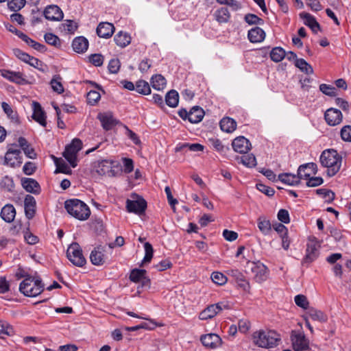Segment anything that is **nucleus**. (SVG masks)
Returning a JSON list of instances; mask_svg holds the SVG:
<instances>
[{"label": "nucleus", "mask_w": 351, "mask_h": 351, "mask_svg": "<svg viewBox=\"0 0 351 351\" xmlns=\"http://www.w3.org/2000/svg\"><path fill=\"white\" fill-rule=\"evenodd\" d=\"M322 165L327 168V175L334 176L340 170L342 157L332 149L324 150L319 158Z\"/></svg>", "instance_id": "f257e3e1"}, {"label": "nucleus", "mask_w": 351, "mask_h": 351, "mask_svg": "<svg viewBox=\"0 0 351 351\" xmlns=\"http://www.w3.org/2000/svg\"><path fill=\"white\" fill-rule=\"evenodd\" d=\"M64 208L70 215L80 221L86 220L90 215L88 206L77 199L66 200Z\"/></svg>", "instance_id": "f03ea898"}, {"label": "nucleus", "mask_w": 351, "mask_h": 351, "mask_svg": "<svg viewBox=\"0 0 351 351\" xmlns=\"http://www.w3.org/2000/svg\"><path fill=\"white\" fill-rule=\"evenodd\" d=\"M253 343L261 348H272L280 341L279 335L274 330H259L252 335Z\"/></svg>", "instance_id": "7ed1b4c3"}, {"label": "nucleus", "mask_w": 351, "mask_h": 351, "mask_svg": "<svg viewBox=\"0 0 351 351\" xmlns=\"http://www.w3.org/2000/svg\"><path fill=\"white\" fill-rule=\"evenodd\" d=\"M43 285L40 279L26 278L20 284V291L27 297H35L43 291Z\"/></svg>", "instance_id": "20e7f679"}, {"label": "nucleus", "mask_w": 351, "mask_h": 351, "mask_svg": "<svg viewBox=\"0 0 351 351\" xmlns=\"http://www.w3.org/2000/svg\"><path fill=\"white\" fill-rule=\"evenodd\" d=\"M66 256L72 264L77 267H83L86 263L82 248L77 243H73L69 246L66 250Z\"/></svg>", "instance_id": "39448f33"}, {"label": "nucleus", "mask_w": 351, "mask_h": 351, "mask_svg": "<svg viewBox=\"0 0 351 351\" xmlns=\"http://www.w3.org/2000/svg\"><path fill=\"white\" fill-rule=\"evenodd\" d=\"M82 141L78 138H75L72 141L71 144L67 145L65 148L63 156L72 167L77 166V155L82 149Z\"/></svg>", "instance_id": "423d86ee"}, {"label": "nucleus", "mask_w": 351, "mask_h": 351, "mask_svg": "<svg viewBox=\"0 0 351 351\" xmlns=\"http://www.w3.org/2000/svg\"><path fill=\"white\" fill-rule=\"evenodd\" d=\"M147 208V202L141 197L136 196L134 199H127L126 208L129 213H134L141 215L145 213Z\"/></svg>", "instance_id": "0eeeda50"}, {"label": "nucleus", "mask_w": 351, "mask_h": 351, "mask_svg": "<svg viewBox=\"0 0 351 351\" xmlns=\"http://www.w3.org/2000/svg\"><path fill=\"white\" fill-rule=\"evenodd\" d=\"M21 152L20 149L10 147L5 155L4 164L11 167H17L22 164Z\"/></svg>", "instance_id": "6e6552de"}, {"label": "nucleus", "mask_w": 351, "mask_h": 351, "mask_svg": "<svg viewBox=\"0 0 351 351\" xmlns=\"http://www.w3.org/2000/svg\"><path fill=\"white\" fill-rule=\"evenodd\" d=\"M226 308H227V305L223 302L209 305L200 313L199 317L202 320L211 319Z\"/></svg>", "instance_id": "1a4fd4ad"}, {"label": "nucleus", "mask_w": 351, "mask_h": 351, "mask_svg": "<svg viewBox=\"0 0 351 351\" xmlns=\"http://www.w3.org/2000/svg\"><path fill=\"white\" fill-rule=\"evenodd\" d=\"M291 341L295 351H303L308 349V341L302 332L293 331Z\"/></svg>", "instance_id": "9d476101"}, {"label": "nucleus", "mask_w": 351, "mask_h": 351, "mask_svg": "<svg viewBox=\"0 0 351 351\" xmlns=\"http://www.w3.org/2000/svg\"><path fill=\"white\" fill-rule=\"evenodd\" d=\"M319 247L317 241L314 240L308 242L306 255L302 262L303 265H308L317 258Z\"/></svg>", "instance_id": "9b49d317"}, {"label": "nucleus", "mask_w": 351, "mask_h": 351, "mask_svg": "<svg viewBox=\"0 0 351 351\" xmlns=\"http://www.w3.org/2000/svg\"><path fill=\"white\" fill-rule=\"evenodd\" d=\"M97 119L100 121L102 128L106 131L112 130L119 123V121L114 117L110 112L99 113Z\"/></svg>", "instance_id": "f8f14e48"}, {"label": "nucleus", "mask_w": 351, "mask_h": 351, "mask_svg": "<svg viewBox=\"0 0 351 351\" xmlns=\"http://www.w3.org/2000/svg\"><path fill=\"white\" fill-rule=\"evenodd\" d=\"M324 119L329 125L335 126L341 123L343 115L339 110L331 108L325 112Z\"/></svg>", "instance_id": "ddd939ff"}, {"label": "nucleus", "mask_w": 351, "mask_h": 351, "mask_svg": "<svg viewBox=\"0 0 351 351\" xmlns=\"http://www.w3.org/2000/svg\"><path fill=\"white\" fill-rule=\"evenodd\" d=\"M200 340L205 347L210 349H215L219 347L222 343L220 337L215 333L202 335Z\"/></svg>", "instance_id": "4468645a"}, {"label": "nucleus", "mask_w": 351, "mask_h": 351, "mask_svg": "<svg viewBox=\"0 0 351 351\" xmlns=\"http://www.w3.org/2000/svg\"><path fill=\"white\" fill-rule=\"evenodd\" d=\"M317 172V166L314 162H309L300 165L298 169V174L302 179H308L312 175H315Z\"/></svg>", "instance_id": "2eb2a0df"}, {"label": "nucleus", "mask_w": 351, "mask_h": 351, "mask_svg": "<svg viewBox=\"0 0 351 351\" xmlns=\"http://www.w3.org/2000/svg\"><path fill=\"white\" fill-rule=\"evenodd\" d=\"M44 15L47 20L60 21L64 14L61 9L55 5H48L44 10Z\"/></svg>", "instance_id": "dca6fc26"}, {"label": "nucleus", "mask_w": 351, "mask_h": 351, "mask_svg": "<svg viewBox=\"0 0 351 351\" xmlns=\"http://www.w3.org/2000/svg\"><path fill=\"white\" fill-rule=\"evenodd\" d=\"M234 150L241 154L247 153L251 148V143L244 136H239L234 139L232 143Z\"/></svg>", "instance_id": "f3484780"}, {"label": "nucleus", "mask_w": 351, "mask_h": 351, "mask_svg": "<svg viewBox=\"0 0 351 351\" xmlns=\"http://www.w3.org/2000/svg\"><path fill=\"white\" fill-rule=\"evenodd\" d=\"M145 269H134L130 274V280L134 282H141L142 285H147L149 283V279L146 276Z\"/></svg>", "instance_id": "a211bd4d"}, {"label": "nucleus", "mask_w": 351, "mask_h": 351, "mask_svg": "<svg viewBox=\"0 0 351 351\" xmlns=\"http://www.w3.org/2000/svg\"><path fill=\"white\" fill-rule=\"evenodd\" d=\"M0 73L3 77L10 82L19 84H23L25 82V80L23 78V74L21 72H14L9 70L1 69L0 70Z\"/></svg>", "instance_id": "6ab92c4d"}, {"label": "nucleus", "mask_w": 351, "mask_h": 351, "mask_svg": "<svg viewBox=\"0 0 351 351\" xmlns=\"http://www.w3.org/2000/svg\"><path fill=\"white\" fill-rule=\"evenodd\" d=\"M32 106L34 110L32 118L42 126L45 127L47 125L46 115L41 106L36 101L33 102Z\"/></svg>", "instance_id": "aec40b11"}, {"label": "nucleus", "mask_w": 351, "mask_h": 351, "mask_svg": "<svg viewBox=\"0 0 351 351\" xmlns=\"http://www.w3.org/2000/svg\"><path fill=\"white\" fill-rule=\"evenodd\" d=\"M114 31V27L112 23H100L97 28V34L101 38H110Z\"/></svg>", "instance_id": "412c9836"}, {"label": "nucleus", "mask_w": 351, "mask_h": 351, "mask_svg": "<svg viewBox=\"0 0 351 351\" xmlns=\"http://www.w3.org/2000/svg\"><path fill=\"white\" fill-rule=\"evenodd\" d=\"M247 37L252 43H261L265 38V32L259 27H253L248 31Z\"/></svg>", "instance_id": "4be33fe9"}, {"label": "nucleus", "mask_w": 351, "mask_h": 351, "mask_svg": "<svg viewBox=\"0 0 351 351\" xmlns=\"http://www.w3.org/2000/svg\"><path fill=\"white\" fill-rule=\"evenodd\" d=\"M21 184L26 191L34 194L40 193V185L36 180L33 178H24L21 180Z\"/></svg>", "instance_id": "5701e85b"}, {"label": "nucleus", "mask_w": 351, "mask_h": 351, "mask_svg": "<svg viewBox=\"0 0 351 351\" xmlns=\"http://www.w3.org/2000/svg\"><path fill=\"white\" fill-rule=\"evenodd\" d=\"M267 267L262 263L255 264L252 268L256 282L261 283L267 279Z\"/></svg>", "instance_id": "b1692460"}, {"label": "nucleus", "mask_w": 351, "mask_h": 351, "mask_svg": "<svg viewBox=\"0 0 351 351\" xmlns=\"http://www.w3.org/2000/svg\"><path fill=\"white\" fill-rule=\"evenodd\" d=\"M25 212L26 217L30 219L35 214L36 200L30 195H27L24 201Z\"/></svg>", "instance_id": "393cba45"}, {"label": "nucleus", "mask_w": 351, "mask_h": 351, "mask_svg": "<svg viewBox=\"0 0 351 351\" xmlns=\"http://www.w3.org/2000/svg\"><path fill=\"white\" fill-rule=\"evenodd\" d=\"M72 47L77 53H84L88 47V41L84 36L76 37L72 42Z\"/></svg>", "instance_id": "a878e982"}, {"label": "nucleus", "mask_w": 351, "mask_h": 351, "mask_svg": "<svg viewBox=\"0 0 351 351\" xmlns=\"http://www.w3.org/2000/svg\"><path fill=\"white\" fill-rule=\"evenodd\" d=\"M0 215L5 221L10 223L15 218L16 210L13 205L8 204L2 208Z\"/></svg>", "instance_id": "bb28decb"}, {"label": "nucleus", "mask_w": 351, "mask_h": 351, "mask_svg": "<svg viewBox=\"0 0 351 351\" xmlns=\"http://www.w3.org/2000/svg\"><path fill=\"white\" fill-rule=\"evenodd\" d=\"M96 172L101 176H114L112 170V163L108 160H102L99 162L95 167Z\"/></svg>", "instance_id": "cd10ccee"}, {"label": "nucleus", "mask_w": 351, "mask_h": 351, "mask_svg": "<svg viewBox=\"0 0 351 351\" xmlns=\"http://www.w3.org/2000/svg\"><path fill=\"white\" fill-rule=\"evenodd\" d=\"M278 180L290 186L298 185L300 182V178L298 173L297 175L288 173H280L278 175Z\"/></svg>", "instance_id": "c85d7f7f"}, {"label": "nucleus", "mask_w": 351, "mask_h": 351, "mask_svg": "<svg viewBox=\"0 0 351 351\" xmlns=\"http://www.w3.org/2000/svg\"><path fill=\"white\" fill-rule=\"evenodd\" d=\"M90 260L95 265H101L105 263V256L103 249L101 247L95 248L90 253Z\"/></svg>", "instance_id": "c756f323"}, {"label": "nucleus", "mask_w": 351, "mask_h": 351, "mask_svg": "<svg viewBox=\"0 0 351 351\" xmlns=\"http://www.w3.org/2000/svg\"><path fill=\"white\" fill-rule=\"evenodd\" d=\"M204 116V110L198 106H194L189 112L188 119L191 123H197L202 120Z\"/></svg>", "instance_id": "7c9ffc66"}, {"label": "nucleus", "mask_w": 351, "mask_h": 351, "mask_svg": "<svg viewBox=\"0 0 351 351\" xmlns=\"http://www.w3.org/2000/svg\"><path fill=\"white\" fill-rule=\"evenodd\" d=\"M219 124L221 129L227 133H231L237 128V122L230 117L223 118Z\"/></svg>", "instance_id": "2f4dec72"}, {"label": "nucleus", "mask_w": 351, "mask_h": 351, "mask_svg": "<svg viewBox=\"0 0 351 351\" xmlns=\"http://www.w3.org/2000/svg\"><path fill=\"white\" fill-rule=\"evenodd\" d=\"M214 17L219 23H225L229 21L230 14L227 8L222 7L215 12Z\"/></svg>", "instance_id": "473e14b6"}, {"label": "nucleus", "mask_w": 351, "mask_h": 351, "mask_svg": "<svg viewBox=\"0 0 351 351\" xmlns=\"http://www.w3.org/2000/svg\"><path fill=\"white\" fill-rule=\"evenodd\" d=\"M19 37L21 38L23 41H25L28 45L31 46L34 49L43 52L46 50V47L44 45H42L36 41L32 40L29 38L26 34L23 33H20L18 34Z\"/></svg>", "instance_id": "72a5a7b5"}, {"label": "nucleus", "mask_w": 351, "mask_h": 351, "mask_svg": "<svg viewBox=\"0 0 351 351\" xmlns=\"http://www.w3.org/2000/svg\"><path fill=\"white\" fill-rule=\"evenodd\" d=\"M114 40L118 46L125 47L130 43L131 37L126 32H119L115 35Z\"/></svg>", "instance_id": "f704fd0d"}, {"label": "nucleus", "mask_w": 351, "mask_h": 351, "mask_svg": "<svg viewBox=\"0 0 351 351\" xmlns=\"http://www.w3.org/2000/svg\"><path fill=\"white\" fill-rule=\"evenodd\" d=\"M151 84L154 89L161 90L165 88L167 81L162 75L158 74L152 76Z\"/></svg>", "instance_id": "c9c22d12"}, {"label": "nucleus", "mask_w": 351, "mask_h": 351, "mask_svg": "<svg viewBox=\"0 0 351 351\" xmlns=\"http://www.w3.org/2000/svg\"><path fill=\"white\" fill-rule=\"evenodd\" d=\"M14 187L15 185L12 178L8 176H5L1 178L0 181V188L1 190L12 193L14 191Z\"/></svg>", "instance_id": "e433bc0d"}, {"label": "nucleus", "mask_w": 351, "mask_h": 351, "mask_svg": "<svg viewBox=\"0 0 351 351\" xmlns=\"http://www.w3.org/2000/svg\"><path fill=\"white\" fill-rule=\"evenodd\" d=\"M167 105L169 107L175 108L178 106L179 101V95L175 90L169 91L165 97Z\"/></svg>", "instance_id": "4c0bfd02"}, {"label": "nucleus", "mask_w": 351, "mask_h": 351, "mask_svg": "<svg viewBox=\"0 0 351 351\" xmlns=\"http://www.w3.org/2000/svg\"><path fill=\"white\" fill-rule=\"evenodd\" d=\"M286 56L285 51L280 47H276L272 49L270 52V58L271 60L275 62H279L282 61Z\"/></svg>", "instance_id": "58836bf2"}, {"label": "nucleus", "mask_w": 351, "mask_h": 351, "mask_svg": "<svg viewBox=\"0 0 351 351\" xmlns=\"http://www.w3.org/2000/svg\"><path fill=\"white\" fill-rule=\"evenodd\" d=\"M258 228L260 231L265 235L269 234L271 230V225L270 221L263 217H259L258 219Z\"/></svg>", "instance_id": "ea45409f"}, {"label": "nucleus", "mask_w": 351, "mask_h": 351, "mask_svg": "<svg viewBox=\"0 0 351 351\" xmlns=\"http://www.w3.org/2000/svg\"><path fill=\"white\" fill-rule=\"evenodd\" d=\"M295 66L306 74H311L313 72L312 66L302 58L295 60Z\"/></svg>", "instance_id": "a19ab883"}, {"label": "nucleus", "mask_w": 351, "mask_h": 351, "mask_svg": "<svg viewBox=\"0 0 351 351\" xmlns=\"http://www.w3.org/2000/svg\"><path fill=\"white\" fill-rule=\"evenodd\" d=\"M184 148H188L191 152H202L204 150V147L199 143H184L182 145L177 146L176 147V152H180Z\"/></svg>", "instance_id": "79ce46f5"}, {"label": "nucleus", "mask_w": 351, "mask_h": 351, "mask_svg": "<svg viewBox=\"0 0 351 351\" xmlns=\"http://www.w3.org/2000/svg\"><path fill=\"white\" fill-rule=\"evenodd\" d=\"M135 90L143 95H149L151 93L149 84L145 80H138L136 83Z\"/></svg>", "instance_id": "37998d69"}, {"label": "nucleus", "mask_w": 351, "mask_h": 351, "mask_svg": "<svg viewBox=\"0 0 351 351\" xmlns=\"http://www.w3.org/2000/svg\"><path fill=\"white\" fill-rule=\"evenodd\" d=\"M317 195L322 196L325 202L330 203L335 199V195L331 190L327 189H319L316 190Z\"/></svg>", "instance_id": "c03bdc74"}, {"label": "nucleus", "mask_w": 351, "mask_h": 351, "mask_svg": "<svg viewBox=\"0 0 351 351\" xmlns=\"http://www.w3.org/2000/svg\"><path fill=\"white\" fill-rule=\"evenodd\" d=\"M144 248L145 254L141 264V266H143L144 264L149 263L153 257V247L149 242L145 243Z\"/></svg>", "instance_id": "a18cd8bd"}, {"label": "nucleus", "mask_w": 351, "mask_h": 351, "mask_svg": "<svg viewBox=\"0 0 351 351\" xmlns=\"http://www.w3.org/2000/svg\"><path fill=\"white\" fill-rule=\"evenodd\" d=\"M308 316L313 320L324 322L326 320V316L324 314L317 309L310 308L307 312Z\"/></svg>", "instance_id": "49530a36"}, {"label": "nucleus", "mask_w": 351, "mask_h": 351, "mask_svg": "<svg viewBox=\"0 0 351 351\" xmlns=\"http://www.w3.org/2000/svg\"><path fill=\"white\" fill-rule=\"evenodd\" d=\"M53 158L57 167L56 170L55 171V173L61 172L64 173H67L69 172V167L62 158H58L53 156Z\"/></svg>", "instance_id": "de8ad7c7"}, {"label": "nucleus", "mask_w": 351, "mask_h": 351, "mask_svg": "<svg viewBox=\"0 0 351 351\" xmlns=\"http://www.w3.org/2000/svg\"><path fill=\"white\" fill-rule=\"evenodd\" d=\"M241 161L245 166L248 167H253L256 165V158L252 154L242 156Z\"/></svg>", "instance_id": "09e8293b"}, {"label": "nucleus", "mask_w": 351, "mask_h": 351, "mask_svg": "<svg viewBox=\"0 0 351 351\" xmlns=\"http://www.w3.org/2000/svg\"><path fill=\"white\" fill-rule=\"evenodd\" d=\"M245 21L249 25H263L264 21L254 14H247L244 17Z\"/></svg>", "instance_id": "8fccbe9b"}, {"label": "nucleus", "mask_w": 351, "mask_h": 351, "mask_svg": "<svg viewBox=\"0 0 351 351\" xmlns=\"http://www.w3.org/2000/svg\"><path fill=\"white\" fill-rule=\"evenodd\" d=\"M213 282L218 285H223L227 282V278L221 272H213L211 274Z\"/></svg>", "instance_id": "3c124183"}, {"label": "nucleus", "mask_w": 351, "mask_h": 351, "mask_svg": "<svg viewBox=\"0 0 351 351\" xmlns=\"http://www.w3.org/2000/svg\"><path fill=\"white\" fill-rule=\"evenodd\" d=\"M62 29L68 33H74L77 29V25L75 22L71 20H66L63 23L61 24Z\"/></svg>", "instance_id": "603ef678"}, {"label": "nucleus", "mask_w": 351, "mask_h": 351, "mask_svg": "<svg viewBox=\"0 0 351 351\" xmlns=\"http://www.w3.org/2000/svg\"><path fill=\"white\" fill-rule=\"evenodd\" d=\"M60 77L56 76L51 80L50 82L52 89L58 93H62L64 92V88L62 83L60 82Z\"/></svg>", "instance_id": "864d4df0"}, {"label": "nucleus", "mask_w": 351, "mask_h": 351, "mask_svg": "<svg viewBox=\"0 0 351 351\" xmlns=\"http://www.w3.org/2000/svg\"><path fill=\"white\" fill-rule=\"evenodd\" d=\"M45 40L49 45L57 47L60 45V38L52 33H47L44 36Z\"/></svg>", "instance_id": "5fc2aeb1"}, {"label": "nucleus", "mask_w": 351, "mask_h": 351, "mask_svg": "<svg viewBox=\"0 0 351 351\" xmlns=\"http://www.w3.org/2000/svg\"><path fill=\"white\" fill-rule=\"evenodd\" d=\"M100 98V93L96 90H90L87 93V101L92 106L96 104Z\"/></svg>", "instance_id": "6e6d98bb"}, {"label": "nucleus", "mask_w": 351, "mask_h": 351, "mask_svg": "<svg viewBox=\"0 0 351 351\" xmlns=\"http://www.w3.org/2000/svg\"><path fill=\"white\" fill-rule=\"evenodd\" d=\"M300 17L304 20V23L309 27L313 26L314 23L317 22L313 16L306 12H301Z\"/></svg>", "instance_id": "4d7b16f0"}, {"label": "nucleus", "mask_w": 351, "mask_h": 351, "mask_svg": "<svg viewBox=\"0 0 351 351\" xmlns=\"http://www.w3.org/2000/svg\"><path fill=\"white\" fill-rule=\"evenodd\" d=\"M25 0H10L8 1V7L10 10L18 11L24 7Z\"/></svg>", "instance_id": "13d9d810"}, {"label": "nucleus", "mask_w": 351, "mask_h": 351, "mask_svg": "<svg viewBox=\"0 0 351 351\" xmlns=\"http://www.w3.org/2000/svg\"><path fill=\"white\" fill-rule=\"evenodd\" d=\"M295 302L297 306L304 308L307 309L308 307V302L307 298L304 295H298L295 297Z\"/></svg>", "instance_id": "bf43d9fd"}, {"label": "nucleus", "mask_w": 351, "mask_h": 351, "mask_svg": "<svg viewBox=\"0 0 351 351\" xmlns=\"http://www.w3.org/2000/svg\"><path fill=\"white\" fill-rule=\"evenodd\" d=\"M341 137L343 141L351 142V125H345L341 130Z\"/></svg>", "instance_id": "052dcab7"}, {"label": "nucleus", "mask_w": 351, "mask_h": 351, "mask_svg": "<svg viewBox=\"0 0 351 351\" xmlns=\"http://www.w3.org/2000/svg\"><path fill=\"white\" fill-rule=\"evenodd\" d=\"M319 90L325 95L328 96H335L336 95V89L332 86L322 84L319 86Z\"/></svg>", "instance_id": "680f3d73"}, {"label": "nucleus", "mask_w": 351, "mask_h": 351, "mask_svg": "<svg viewBox=\"0 0 351 351\" xmlns=\"http://www.w3.org/2000/svg\"><path fill=\"white\" fill-rule=\"evenodd\" d=\"M90 62L96 66H99L103 64L104 57L101 54H92L89 56Z\"/></svg>", "instance_id": "e2e57ef3"}, {"label": "nucleus", "mask_w": 351, "mask_h": 351, "mask_svg": "<svg viewBox=\"0 0 351 351\" xmlns=\"http://www.w3.org/2000/svg\"><path fill=\"white\" fill-rule=\"evenodd\" d=\"M120 66L121 64L119 59H112L108 64V70L111 73H117Z\"/></svg>", "instance_id": "0e129e2a"}, {"label": "nucleus", "mask_w": 351, "mask_h": 351, "mask_svg": "<svg viewBox=\"0 0 351 351\" xmlns=\"http://www.w3.org/2000/svg\"><path fill=\"white\" fill-rule=\"evenodd\" d=\"M306 180V186L308 187H315L321 185L324 182V180L321 177H311Z\"/></svg>", "instance_id": "69168bd1"}, {"label": "nucleus", "mask_w": 351, "mask_h": 351, "mask_svg": "<svg viewBox=\"0 0 351 351\" xmlns=\"http://www.w3.org/2000/svg\"><path fill=\"white\" fill-rule=\"evenodd\" d=\"M256 188L259 191L267 195V196H272V195H274V194L275 193L274 189H272L269 186H267L263 184H261V183L257 184Z\"/></svg>", "instance_id": "338daca9"}, {"label": "nucleus", "mask_w": 351, "mask_h": 351, "mask_svg": "<svg viewBox=\"0 0 351 351\" xmlns=\"http://www.w3.org/2000/svg\"><path fill=\"white\" fill-rule=\"evenodd\" d=\"M172 266L171 262L168 259H165L161 261L159 263L154 265V267L158 271H165L169 268H171Z\"/></svg>", "instance_id": "774afa93"}]
</instances>
